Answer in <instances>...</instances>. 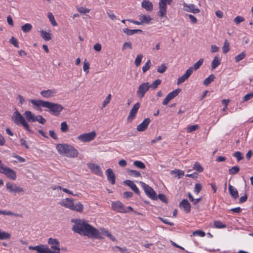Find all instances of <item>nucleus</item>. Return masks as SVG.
Masks as SVG:
<instances>
[{
  "mask_svg": "<svg viewBox=\"0 0 253 253\" xmlns=\"http://www.w3.org/2000/svg\"><path fill=\"white\" fill-rule=\"evenodd\" d=\"M71 222L74 223L72 227V230L74 232L90 238L104 239L99 231L86 221L81 219H72Z\"/></svg>",
  "mask_w": 253,
  "mask_h": 253,
  "instance_id": "f257e3e1",
  "label": "nucleus"
},
{
  "mask_svg": "<svg viewBox=\"0 0 253 253\" xmlns=\"http://www.w3.org/2000/svg\"><path fill=\"white\" fill-rule=\"evenodd\" d=\"M30 102L35 106L48 108L49 112L55 116H58L64 109V107L61 104L42 100L32 99Z\"/></svg>",
  "mask_w": 253,
  "mask_h": 253,
  "instance_id": "f03ea898",
  "label": "nucleus"
},
{
  "mask_svg": "<svg viewBox=\"0 0 253 253\" xmlns=\"http://www.w3.org/2000/svg\"><path fill=\"white\" fill-rule=\"evenodd\" d=\"M11 119L15 124L22 125L26 130L30 132H32L31 130L30 129L29 125L17 110L13 113Z\"/></svg>",
  "mask_w": 253,
  "mask_h": 253,
  "instance_id": "7ed1b4c3",
  "label": "nucleus"
},
{
  "mask_svg": "<svg viewBox=\"0 0 253 253\" xmlns=\"http://www.w3.org/2000/svg\"><path fill=\"white\" fill-rule=\"evenodd\" d=\"M0 173L4 174L7 177L10 179L15 180L16 179V174L15 171L9 168L4 167L0 160Z\"/></svg>",
  "mask_w": 253,
  "mask_h": 253,
  "instance_id": "20e7f679",
  "label": "nucleus"
},
{
  "mask_svg": "<svg viewBox=\"0 0 253 253\" xmlns=\"http://www.w3.org/2000/svg\"><path fill=\"white\" fill-rule=\"evenodd\" d=\"M173 0H160L159 15L163 17L167 13V4H170Z\"/></svg>",
  "mask_w": 253,
  "mask_h": 253,
  "instance_id": "39448f33",
  "label": "nucleus"
},
{
  "mask_svg": "<svg viewBox=\"0 0 253 253\" xmlns=\"http://www.w3.org/2000/svg\"><path fill=\"white\" fill-rule=\"evenodd\" d=\"M142 187L143 188L146 194L151 199L153 200H157V197L156 192L154 189L143 182H140Z\"/></svg>",
  "mask_w": 253,
  "mask_h": 253,
  "instance_id": "423d86ee",
  "label": "nucleus"
},
{
  "mask_svg": "<svg viewBox=\"0 0 253 253\" xmlns=\"http://www.w3.org/2000/svg\"><path fill=\"white\" fill-rule=\"evenodd\" d=\"M149 88V83L148 82L142 83L139 85L138 90L136 92L137 96L140 99L142 98L144 96L145 93L148 91Z\"/></svg>",
  "mask_w": 253,
  "mask_h": 253,
  "instance_id": "0eeeda50",
  "label": "nucleus"
},
{
  "mask_svg": "<svg viewBox=\"0 0 253 253\" xmlns=\"http://www.w3.org/2000/svg\"><path fill=\"white\" fill-rule=\"evenodd\" d=\"M96 136L95 131H91L89 133H84L80 135L78 137V139L82 142H86L92 140Z\"/></svg>",
  "mask_w": 253,
  "mask_h": 253,
  "instance_id": "6e6552de",
  "label": "nucleus"
},
{
  "mask_svg": "<svg viewBox=\"0 0 253 253\" xmlns=\"http://www.w3.org/2000/svg\"><path fill=\"white\" fill-rule=\"evenodd\" d=\"M6 188L10 193L15 194L16 193L23 192L24 190L22 188L17 186L15 184H11L10 182L6 183Z\"/></svg>",
  "mask_w": 253,
  "mask_h": 253,
  "instance_id": "1a4fd4ad",
  "label": "nucleus"
},
{
  "mask_svg": "<svg viewBox=\"0 0 253 253\" xmlns=\"http://www.w3.org/2000/svg\"><path fill=\"white\" fill-rule=\"evenodd\" d=\"M140 104L139 102L135 103L130 110L129 115L127 118V122L130 123L135 118L136 115L139 109Z\"/></svg>",
  "mask_w": 253,
  "mask_h": 253,
  "instance_id": "9d476101",
  "label": "nucleus"
},
{
  "mask_svg": "<svg viewBox=\"0 0 253 253\" xmlns=\"http://www.w3.org/2000/svg\"><path fill=\"white\" fill-rule=\"evenodd\" d=\"M29 250L36 251L38 253H48L49 248L48 246L41 244L36 246H29Z\"/></svg>",
  "mask_w": 253,
  "mask_h": 253,
  "instance_id": "9b49d317",
  "label": "nucleus"
},
{
  "mask_svg": "<svg viewBox=\"0 0 253 253\" xmlns=\"http://www.w3.org/2000/svg\"><path fill=\"white\" fill-rule=\"evenodd\" d=\"M181 91V89L177 88L169 93L166 97V98L164 99L163 101V104L164 105H167L171 100H172L173 98H174L175 97L178 95V94Z\"/></svg>",
  "mask_w": 253,
  "mask_h": 253,
  "instance_id": "f8f14e48",
  "label": "nucleus"
},
{
  "mask_svg": "<svg viewBox=\"0 0 253 253\" xmlns=\"http://www.w3.org/2000/svg\"><path fill=\"white\" fill-rule=\"evenodd\" d=\"M112 207L114 211L118 212L126 213L128 212L123 204L120 201L113 202L112 205Z\"/></svg>",
  "mask_w": 253,
  "mask_h": 253,
  "instance_id": "ddd939ff",
  "label": "nucleus"
},
{
  "mask_svg": "<svg viewBox=\"0 0 253 253\" xmlns=\"http://www.w3.org/2000/svg\"><path fill=\"white\" fill-rule=\"evenodd\" d=\"M78 156V152L76 149L71 145H69L64 156L70 158H76Z\"/></svg>",
  "mask_w": 253,
  "mask_h": 253,
  "instance_id": "4468645a",
  "label": "nucleus"
},
{
  "mask_svg": "<svg viewBox=\"0 0 253 253\" xmlns=\"http://www.w3.org/2000/svg\"><path fill=\"white\" fill-rule=\"evenodd\" d=\"M184 7V10L189 12L193 13H197L200 12V9L196 8L194 4H188L186 3L183 4Z\"/></svg>",
  "mask_w": 253,
  "mask_h": 253,
  "instance_id": "2eb2a0df",
  "label": "nucleus"
},
{
  "mask_svg": "<svg viewBox=\"0 0 253 253\" xmlns=\"http://www.w3.org/2000/svg\"><path fill=\"white\" fill-rule=\"evenodd\" d=\"M179 207L183 209L186 213H189L191 211V205L187 199L182 200L179 204Z\"/></svg>",
  "mask_w": 253,
  "mask_h": 253,
  "instance_id": "dca6fc26",
  "label": "nucleus"
},
{
  "mask_svg": "<svg viewBox=\"0 0 253 253\" xmlns=\"http://www.w3.org/2000/svg\"><path fill=\"white\" fill-rule=\"evenodd\" d=\"M107 180L111 184L114 185L116 182V176L111 169H107L105 171Z\"/></svg>",
  "mask_w": 253,
  "mask_h": 253,
  "instance_id": "f3484780",
  "label": "nucleus"
},
{
  "mask_svg": "<svg viewBox=\"0 0 253 253\" xmlns=\"http://www.w3.org/2000/svg\"><path fill=\"white\" fill-rule=\"evenodd\" d=\"M192 68H189L186 70L185 73L183 75L178 78L177 82V84H179L184 82L186 80H187L189 78V77L192 75Z\"/></svg>",
  "mask_w": 253,
  "mask_h": 253,
  "instance_id": "a211bd4d",
  "label": "nucleus"
},
{
  "mask_svg": "<svg viewBox=\"0 0 253 253\" xmlns=\"http://www.w3.org/2000/svg\"><path fill=\"white\" fill-rule=\"evenodd\" d=\"M57 93L55 89L43 90L41 91L40 94L44 98H48L53 97Z\"/></svg>",
  "mask_w": 253,
  "mask_h": 253,
  "instance_id": "6ab92c4d",
  "label": "nucleus"
},
{
  "mask_svg": "<svg viewBox=\"0 0 253 253\" xmlns=\"http://www.w3.org/2000/svg\"><path fill=\"white\" fill-rule=\"evenodd\" d=\"M88 167L90 170L97 175L102 176V172L100 167L94 164H88Z\"/></svg>",
  "mask_w": 253,
  "mask_h": 253,
  "instance_id": "aec40b11",
  "label": "nucleus"
},
{
  "mask_svg": "<svg viewBox=\"0 0 253 253\" xmlns=\"http://www.w3.org/2000/svg\"><path fill=\"white\" fill-rule=\"evenodd\" d=\"M60 205L72 210L74 205V201L71 198H67L60 202Z\"/></svg>",
  "mask_w": 253,
  "mask_h": 253,
  "instance_id": "412c9836",
  "label": "nucleus"
},
{
  "mask_svg": "<svg viewBox=\"0 0 253 253\" xmlns=\"http://www.w3.org/2000/svg\"><path fill=\"white\" fill-rule=\"evenodd\" d=\"M48 243L51 245V249L56 251L60 250L59 248L60 243L57 239L50 238L48 240Z\"/></svg>",
  "mask_w": 253,
  "mask_h": 253,
  "instance_id": "4be33fe9",
  "label": "nucleus"
},
{
  "mask_svg": "<svg viewBox=\"0 0 253 253\" xmlns=\"http://www.w3.org/2000/svg\"><path fill=\"white\" fill-rule=\"evenodd\" d=\"M150 122L151 120L149 118L145 119L143 121L137 126V130L138 131H143L145 130Z\"/></svg>",
  "mask_w": 253,
  "mask_h": 253,
  "instance_id": "5701e85b",
  "label": "nucleus"
},
{
  "mask_svg": "<svg viewBox=\"0 0 253 253\" xmlns=\"http://www.w3.org/2000/svg\"><path fill=\"white\" fill-rule=\"evenodd\" d=\"M69 145L67 144H58L56 145V147L59 154L64 156Z\"/></svg>",
  "mask_w": 253,
  "mask_h": 253,
  "instance_id": "b1692460",
  "label": "nucleus"
},
{
  "mask_svg": "<svg viewBox=\"0 0 253 253\" xmlns=\"http://www.w3.org/2000/svg\"><path fill=\"white\" fill-rule=\"evenodd\" d=\"M124 184L130 187V188L135 192L136 194L139 195L140 194V191L136 186V185L134 184V183L130 180H126L124 181Z\"/></svg>",
  "mask_w": 253,
  "mask_h": 253,
  "instance_id": "393cba45",
  "label": "nucleus"
},
{
  "mask_svg": "<svg viewBox=\"0 0 253 253\" xmlns=\"http://www.w3.org/2000/svg\"><path fill=\"white\" fill-rule=\"evenodd\" d=\"M25 117L29 122H36V116L30 111H26L24 113Z\"/></svg>",
  "mask_w": 253,
  "mask_h": 253,
  "instance_id": "a878e982",
  "label": "nucleus"
},
{
  "mask_svg": "<svg viewBox=\"0 0 253 253\" xmlns=\"http://www.w3.org/2000/svg\"><path fill=\"white\" fill-rule=\"evenodd\" d=\"M141 5L142 7L147 11H151L153 10V4L149 0H143L142 2Z\"/></svg>",
  "mask_w": 253,
  "mask_h": 253,
  "instance_id": "bb28decb",
  "label": "nucleus"
},
{
  "mask_svg": "<svg viewBox=\"0 0 253 253\" xmlns=\"http://www.w3.org/2000/svg\"><path fill=\"white\" fill-rule=\"evenodd\" d=\"M123 32L127 36H131L136 33H142V31L140 29L130 30L128 28H124L123 29Z\"/></svg>",
  "mask_w": 253,
  "mask_h": 253,
  "instance_id": "cd10ccee",
  "label": "nucleus"
},
{
  "mask_svg": "<svg viewBox=\"0 0 253 253\" xmlns=\"http://www.w3.org/2000/svg\"><path fill=\"white\" fill-rule=\"evenodd\" d=\"M229 192L232 198L234 199H237L239 197L238 192L237 190L231 185L228 186Z\"/></svg>",
  "mask_w": 253,
  "mask_h": 253,
  "instance_id": "c85d7f7f",
  "label": "nucleus"
},
{
  "mask_svg": "<svg viewBox=\"0 0 253 253\" xmlns=\"http://www.w3.org/2000/svg\"><path fill=\"white\" fill-rule=\"evenodd\" d=\"M100 231L101 233L100 234H102L107 237H109L111 240L113 241H116V238L109 232V231L105 228H101Z\"/></svg>",
  "mask_w": 253,
  "mask_h": 253,
  "instance_id": "c756f323",
  "label": "nucleus"
},
{
  "mask_svg": "<svg viewBox=\"0 0 253 253\" xmlns=\"http://www.w3.org/2000/svg\"><path fill=\"white\" fill-rule=\"evenodd\" d=\"M139 20L142 23H149L152 20L151 17L149 15H141L139 16Z\"/></svg>",
  "mask_w": 253,
  "mask_h": 253,
  "instance_id": "7c9ffc66",
  "label": "nucleus"
},
{
  "mask_svg": "<svg viewBox=\"0 0 253 253\" xmlns=\"http://www.w3.org/2000/svg\"><path fill=\"white\" fill-rule=\"evenodd\" d=\"M84 210V206L81 202H78L76 205H74L72 210L82 212Z\"/></svg>",
  "mask_w": 253,
  "mask_h": 253,
  "instance_id": "2f4dec72",
  "label": "nucleus"
},
{
  "mask_svg": "<svg viewBox=\"0 0 253 253\" xmlns=\"http://www.w3.org/2000/svg\"><path fill=\"white\" fill-rule=\"evenodd\" d=\"M204 61V59L203 58H201L199 60L195 63L193 66L190 67V68H192V73H193L194 70H198L201 66L203 64Z\"/></svg>",
  "mask_w": 253,
  "mask_h": 253,
  "instance_id": "473e14b6",
  "label": "nucleus"
},
{
  "mask_svg": "<svg viewBox=\"0 0 253 253\" xmlns=\"http://www.w3.org/2000/svg\"><path fill=\"white\" fill-rule=\"evenodd\" d=\"M41 37L46 41H48L51 39V37L49 33H47L43 30L40 31Z\"/></svg>",
  "mask_w": 253,
  "mask_h": 253,
  "instance_id": "72a5a7b5",
  "label": "nucleus"
},
{
  "mask_svg": "<svg viewBox=\"0 0 253 253\" xmlns=\"http://www.w3.org/2000/svg\"><path fill=\"white\" fill-rule=\"evenodd\" d=\"M215 79V76L213 74H211L210 76H209L208 78L205 79L203 82V84L205 85H209L211 82L214 81Z\"/></svg>",
  "mask_w": 253,
  "mask_h": 253,
  "instance_id": "f704fd0d",
  "label": "nucleus"
},
{
  "mask_svg": "<svg viewBox=\"0 0 253 253\" xmlns=\"http://www.w3.org/2000/svg\"><path fill=\"white\" fill-rule=\"evenodd\" d=\"M220 64V59L217 56L214 57L213 60L212 61V63H211L212 69H215Z\"/></svg>",
  "mask_w": 253,
  "mask_h": 253,
  "instance_id": "c9c22d12",
  "label": "nucleus"
},
{
  "mask_svg": "<svg viewBox=\"0 0 253 253\" xmlns=\"http://www.w3.org/2000/svg\"><path fill=\"white\" fill-rule=\"evenodd\" d=\"M11 235L9 233L0 230V240H6L10 238Z\"/></svg>",
  "mask_w": 253,
  "mask_h": 253,
  "instance_id": "e433bc0d",
  "label": "nucleus"
},
{
  "mask_svg": "<svg viewBox=\"0 0 253 253\" xmlns=\"http://www.w3.org/2000/svg\"><path fill=\"white\" fill-rule=\"evenodd\" d=\"M32 29V26L31 24L29 23H26L23 26H21V30L24 33H28Z\"/></svg>",
  "mask_w": 253,
  "mask_h": 253,
  "instance_id": "4c0bfd02",
  "label": "nucleus"
},
{
  "mask_svg": "<svg viewBox=\"0 0 253 253\" xmlns=\"http://www.w3.org/2000/svg\"><path fill=\"white\" fill-rule=\"evenodd\" d=\"M162 81L160 79H157L153 82L151 84H149L150 88L153 90L156 89L158 86L161 84Z\"/></svg>",
  "mask_w": 253,
  "mask_h": 253,
  "instance_id": "58836bf2",
  "label": "nucleus"
},
{
  "mask_svg": "<svg viewBox=\"0 0 253 253\" xmlns=\"http://www.w3.org/2000/svg\"><path fill=\"white\" fill-rule=\"evenodd\" d=\"M128 174L131 176L134 177H141V175L139 171L133 170V169H130L128 171Z\"/></svg>",
  "mask_w": 253,
  "mask_h": 253,
  "instance_id": "ea45409f",
  "label": "nucleus"
},
{
  "mask_svg": "<svg viewBox=\"0 0 253 253\" xmlns=\"http://www.w3.org/2000/svg\"><path fill=\"white\" fill-rule=\"evenodd\" d=\"M171 174H175L176 176L180 178L182 176L184 175V172L180 169H175L171 170L170 172Z\"/></svg>",
  "mask_w": 253,
  "mask_h": 253,
  "instance_id": "a19ab883",
  "label": "nucleus"
},
{
  "mask_svg": "<svg viewBox=\"0 0 253 253\" xmlns=\"http://www.w3.org/2000/svg\"><path fill=\"white\" fill-rule=\"evenodd\" d=\"M133 165L137 168L141 169H145L146 168L145 165L143 162L139 161H135L133 163Z\"/></svg>",
  "mask_w": 253,
  "mask_h": 253,
  "instance_id": "79ce46f5",
  "label": "nucleus"
},
{
  "mask_svg": "<svg viewBox=\"0 0 253 253\" xmlns=\"http://www.w3.org/2000/svg\"><path fill=\"white\" fill-rule=\"evenodd\" d=\"M143 56L142 54H138L134 61V64L136 67H138L141 62Z\"/></svg>",
  "mask_w": 253,
  "mask_h": 253,
  "instance_id": "37998d69",
  "label": "nucleus"
},
{
  "mask_svg": "<svg viewBox=\"0 0 253 253\" xmlns=\"http://www.w3.org/2000/svg\"><path fill=\"white\" fill-rule=\"evenodd\" d=\"M214 226L216 228H224L226 227V225L225 224H223L221 221L216 220L214 222Z\"/></svg>",
  "mask_w": 253,
  "mask_h": 253,
  "instance_id": "c03bdc74",
  "label": "nucleus"
},
{
  "mask_svg": "<svg viewBox=\"0 0 253 253\" xmlns=\"http://www.w3.org/2000/svg\"><path fill=\"white\" fill-rule=\"evenodd\" d=\"M48 18L51 23V24L53 25V26H55L57 25V24L55 20L54 17L53 15L51 12H48L47 14Z\"/></svg>",
  "mask_w": 253,
  "mask_h": 253,
  "instance_id": "a18cd8bd",
  "label": "nucleus"
},
{
  "mask_svg": "<svg viewBox=\"0 0 253 253\" xmlns=\"http://www.w3.org/2000/svg\"><path fill=\"white\" fill-rule=\"evenodd\" d=\"M246 55V53L245 52H242L239 55L235 56V59L236 62L238 63L239 61H240L241 60H242V59H243L245 57Z\"/></svg>",
  "mask_w": 253,
  "mask_h": 253,
  "instance_id": "49530a36",
  "label": "nucleus"
},
{
  "mask_svg": "<svg viewBox=\"0 0 253 253\" xmlns=\"http://www.w3.org/2000/svg\"><path fill=\"white\" fill-rule=\"evenodd\" d=\"M193 169L197 170L199 172H202L204 169L201 165H200V164L198 162L195 163L193 167Z\"/></svg>",
  "mask_w": 253,
  "mask_h": 253,
  "instance_id": "de8ad7c7",
  "label": "nucleus"
},
{
  "mask_svg": "<svg viewBox=\"0 0 253 253\" xmlns=\"http://www.w3.org/2000/svg\"><path fill=\"white\" fill-rule=\"evenodd\" d=\"M239 170L240 169L238 166H234L229 169V173L230 174H235L237 173Z\"/></svg>",
  "mask_w": 253,
  "mask_h": 253,
  "instance_id": "09e8293b",
  "label": "nucleus"
},
{
  "mask_svg": "<svg viewBox=\"0 0 253 253\" xmlns=\"http://www.w3.org/2000/svg\"><path fill=\"white\" fill-rule=\"evenodd\" d=\"M151 66V61L150 60H148L146 62L145 64L142 67L143 72L144 73L146 72L149 69V68H150Z\"/></svg>",
  "mask_w": 253,
  "mask_h": 253,
  "instance_id": "8fccbe9b",
  "label": "nucleus"
},
{
  "mask_svg": "<svg viewBox=\"0 0 253 253\" xmlns=\"http://www.w3.org/2000/svg\"><path fill=\"white\" fill-rule=\"evenodd\" d=\"M167 67L165 64H162L161 66H159L157 68V72L159 73L163 74L167 70Z\"/></svg>",
  "mask_w": 253,
  "mask_h": 253,
  "instance_id": "3c124183",
  "label": "nucleus"
},
{
  "mask_svg": "<svg viewBox=\"0 0 253 253\" xmlns=\"http://www.w3.org/2000/svg\"><path fill=\"white\" fill-rule=\"evenodd\" d=\"M61 130L63 132H66L69 130L68 126L66 122H63L61 123Z\"/></svg>",
  "mask_w": 253,
  "mask_h": 253,
  "instance_id": "603ef678",
  "label": "nucleus"
},
{
  "mask_svg": "<svg viewBox=\"0 0 253 253\" xmlns=\"http://www.w3.org/2000/svg\"><path fill=\"white\" fill-rule=\"evenodd\" d=\"M229 43L227 41H225L222 47V52L223 53H226L229 51Z\"/></svg>",
  "mask_w": 253,
  "mask_h": 253,
  "instance_id": "864d4df0",
  "label": "nucleus"
},
{
  "mask_svg": "<svg viewBox=\"0 0 253 253\" xmlns=\"http://www.w3.org/2000/svg\"><path fill=\"white\" fill-rule=\"evenodd\" d=\"M126 48L131 49L132 48V43L130 42H125L122 46V50H125Z\"/></svg>",
  "mask_w": 253,
  "mask_h": 253,
  "instance_id": "5fc2aeb1",
  "label": "nucleus"
},
{
  "mask_svg": "<svg viewBox=\"0 0 253 253\" xmlns=\"http://www.w3.org/2000/svg\"><path fill=\"white\" fill-rule=\"evenodd\" d=\"M9 42L12 44L15 47L18 48L19 44L17 40L14 37H12L9 40Z\"/></svg>",
  "mask_w": 253,
  "mask_h": 253,
  "instance_id": "6e6d98bb",
  "label": "nucleus"
},
{
  "mask_svg": "<svg viewBox=\"0 0 253 253\" xmlns=\"http://www.w3.org/2000/svg\"><path fill=\"white\" fill-rule=\"evenodd\" d=\"M199 127L198 125H195L193 126H189L187 128V132H191L194 131H195Z\"/></svg>",
  "mask_w": 253,
  "mask_h": 253,
  "instance_id": "4d7b16f0",
  "label": "nucleus"
},
{
  "mask_svg": "<svg viewBox=\"0 0 253 253\" xmlns=\"http://www.w3.org/2000/svg\"><path fill=\"white\" fill-rule=\"evenodd\" d=\"M233 156L237 158V161L239 162L242 160L244 157L242 156V153L239 151H237L233 154Z\"/></svg>",
  "mask_w": 253,
  "mask_h": 253,
  "instance_id": "13d9d810",
  "label": "nucleus"
},
{
  "mask_svg": "<svg viewBox=\"0 0 253 253\" xmlns=\"http://www.w3.org/2000/svg\"><path fill=\"white\" fill-rule=\"evenodd\" d=\"M36 121L39 122L41 124H44L46 122V120L42 116L38 115L36 116Z\"/></svg>",
  "mask_w": 253,
  "mask_h": 253,
  "instance_id": "bf43d9fd",
  "label": "nucleus"
},
{
  "mask_svg": "<svg viewBox=\"0 0 253 253\" xmlns=\"http://www.w3.org/2000/svg\"><path fill=\"white\" fill-rule=\"evenodd\" d=\"M245 20V19L244 17H242V16H238L237 17H236L234 19V22L236 24H240L241 22H243Z\"/></svg>",
  "mask_w": 253,
  "mask_h": 253,
  "instance_id": "052dcab7",
  "label": "nucleus"
},
{
  "mask_svg": "<svg viewBox=\"0 0 253 253\" xmlns=\"http://www.w3.org/2000/svg\"><path fill=\"white\" fill-rule=\"evenodd\" d=\"M77 10L81 13L85 14L86 13H88L90 11V9L88 8H86L84 7H80L77 8Z\"/></svg>",
  "mask_w": 253,
  "mask_h": 253,
  "instance_id": "680f3d73",
  "label": "nucleus"
},
{
  "mask_svg": "<svg viewBox=\"0 0 253 253\" xmlns=\"http://www.w3.org/2000/svg\"><path fill=\"white\" fill-rule=\"evenodd\" d=\"M89 69V64L88 62H86V60L84 61L83 69L86 73H88Z\"/></svg>",
  "mask_w": 253,
  "mask_h": 253,
  "instance_id": "e2e57ef3",
  "label": "nucleus"
},
{
  "mask_svg": "<svg viewBox=\"0 0 253 253\" xmlns=\"http://www.w3.org/2000/svg\"><path fill=\"white\" fill-rule=\"evenodd\" d=\"M159 199L162 202L165 203L167 204L168 203V199H167L166 196L163 194H159L158 195Z\"/></svg>",
  "mask_w": 253,
  "mask_h": 253,
  "instance_id": "0e129e2a",
  "label": "nucleus"
},
{
  "mask_svg": "<svg viewBox=\"0 0 253 253\" xmlns=\"http://www.w3.org/2000/svg\"><path fill=\"white\" fill-rule=\"evenodd\" d=\"M111 97V94H108V96L105 98V99L104 100V101H103L102 108L105 107L110 102Z\"/></svg>",
  "mask_w": 253,
  "mask_h": 253,
  "instance_id": "69168bd1",
  "label": "nucleus"
},
{
  "mask_svg": "<svg viewBox=\"0 0 253 253\" xmlns=\"http://www.w3.org/2000/svg\"><path fill=\"white\" fill-rule=\"evenodd\" d=\"M253 97V92L247 94L243 98L244 101H247Z\"/></svg>",
  "mask_w": 253,
  "mask_h": 253,
  "instance_id": "338daca9",
  "label": "nucleus"
},
{
  "mask_svg": "<svg viewBox=\"0 0 253 253\" xmlns=\"http://www.w3.org/2000/svg\"><path fill=\"white\" fill-rule=\"evenodd\" d=\"M202 189V185L200 183H197L195 185L194 192L198 194Z\"/></svg>",
  "mask_w": 253,
  "mask_h": 253,
  "instance_id": "774afa93",
  "label": "nucleus"
}]
</instances>
